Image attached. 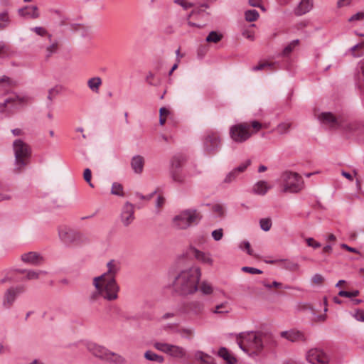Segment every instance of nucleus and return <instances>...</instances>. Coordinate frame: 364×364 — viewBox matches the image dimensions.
Listing matches in <instances>:
<instances>
[{"label": "nucleus", "instance_id": "obj_1", "mask_svg": "<svg viewBox=\"0 0 364 364\" xmlns=\"http://www.w3.org/2000/svg\"><path fill=\"white\" fill-rule=\"evenodd\" d=\"M200 278L201 270L198 267L181 270L172 282L173 291L182 296L194 294L198 290Z\"/></svg>", "mask_w": 364, "mask_h": 364}, {"label": "nucleus", "instance_id": "obj_2", "mask_svg": "<svg viewBox=\"0 0 364 364\" xmlns=\"http://www.w3.org/2000/svg\"><path fill=\"white\" fill-rule=\"evenodd\" d=\"M237 342L239 347L250 355H259L266 346L277 345L272 334L253 331L240 333Z\"/></svg>", "mask_w": 364, "mask_h": 364}, {"label": "nucleus", "instance_id": "obj_3", "mask_svg": "<svg viewBox=\"0 0 364 364\" xmlns=\"http://www.w3.org/2000/svg\"><path fill=\"white\" fill-rule=\"evenodd\" d=\"M93 285L95 290L90 294L89 300L90 302L97 301L100 297H102L107 301H114L118 298L119 287L116 281L111 279L107 283H105L100 279V277H95Z\"/></svg>", "mask_w": 364, "mask_h": 364}, {"label": "nucleus", "instance_id": "obj_4", "mask_svg": "<svg viewBox=\"0 0 364 364\" xmlns=\"http://www.w3.org/2000/svg\"><path fill=\"white\" fill-rule=\"evenodd\" d=\"M14 151V171L21 172L29 163L31 156V147L21 139H16L13 143Z\"/></svg>", "mask_w": 364, "mask_h": 364}, {"label": "nucleus", "instance_id": "obj_5", "mask_svg": "<svg viewBox=\"0 0 364 364\" xmlns=\"http://www.w3.org/2000/svg\"><path fill=\"white\" fill-rule=\"evenodd\" d=\"M87 350L95 357L111 364H126V359L121 355L94 343H88Z\"/></svg>", "mask_w": 364, "mask_h": 364}, {"label": "nucleus", "instance_id": "obj_6", "mask_svg": "<svg viewBox=\"0 0 364 364\" xmlns=\"http://www.w3.org/2000/svg\"><path fill=\"white\" fill-rule=\"evenodd\" d=\"M202 219L201 213L196 209H186L181 211L173 219L174 227L185 230L191 225H197Z\"/></svg>", "mask_w": 364, "mask_h": 364}, {"label": "nucleus", "instance_id": "obj_7", "mask_svg": "<svg viewBox=\"0 0 364 364\" xmlns=\"http://www.w3.org/2000/svg\"><path fill=\"white\" fill-rule=\"evenodd\" d=\"M58 235L66 245H79L87 242V238L82 233L66 226L59 228Z\"/></svg>", "mask_w": 364, "mask_h": 364}, {"label": "nucleus", "instance_id": "obj_8", "mask_svg": "<svg viewBox=\"0 0 364 364\" xmlns=\"http://www.w3.org/2000/svg\"><path fill=\"white\" fill-rule=\"evenodd\" d=\"M203 149L205 154H215L220 149L221 144L220 136L218 133L207 132L203 137Z\"/></svg>", "mask_w": 364, "mask_h": 364}, {"label": "nucleus", "instance_id": "obj_9", "mask_svg": "<svg viewBox=\"0 0 364 364\" xmlns=\"http://www.w3.org/2000/svg\"><path fill=\"white\" fill-rule=\"evenodd\" d=\"M252 133L247 123H240L230 129V138L236 143H243L250 138Z\"/></svg>", "mask_w": 364, "mask_h": 364}, {"label": "nucleus", "instance_id": "obj_10", "mask_svg": "<svg viewBox=\"0 0 364 364\" xmlns=\"http://www.w3.org/2000/svg\"><path fill=\"white\" fill-rule=\"evenodd\" d=\"M284 191L297 193L302 188V178L296 173L286 171L282 174Z\"/></svg>", "mask_w": 364, "mask_h": 364}, {"label": "nucleus", "instance_id": "obj_11", "mask_svg": "<svg viewBox=\"0 0 364 364\" xmlns=\"http://www.w3.org/2000/svg\"><path fill=\"white\" fill-rule=\"evenodd\" d=\"M154 347L164 353L175 358H183L186 355V350L181 346L166 343L156 342Z\"/></svg>", "mask_w": 364, "mask_h": 364}, {"label": "nucleus", "instance_id": "obj_12", "mask_svg": "<svg viewBox=\"0 0 364 364\" xmlns=\"http://www.w3.org/2000/svg\"><path fill=\"white\" fill-rule=\"evenodd\" d=\"M306 357L311 364H328L330 360L328 355L320 348L310 349Z\"/></svg>", "mask_w": 364, "mask_h": 364}, {"label": "nucleus", "instance_id": "obj_13", "mask_svg": "<svg viewBox=\"0 0 364 364\" xmlns=\"http://www.w3.org/2000/svg\"><path fill=\"white\" fill-rule=\"evenodd\" d=\"M107 271L100 276V279L105 283H107L111 279L115 280V276L121 268L120 262L114 259H111L107 264Z\"/></svg>", "mask_w": 364, "mask_h": 364}, {"label": "nucleus", "instance_id": "obj_14", "mask_svg": "<svg viewBox=\"0 0 364 364\" xmlns=\"http://www.w3.org/2000/svg\"><path fill=\"white\" fill-rule=\"evenodd\" d=\"M23 291L24 287L23 286L8 289L4 296L3 306L6 309H9L13 305L16 297Z\"/></svg>", "mask_w": 364, "mask_h": 364}, {"label": "nucleus", "instance_id": "obj_15", "mask_svg": "<svg viewBox=\"0 0 364 364\" xmlns=\"http://www.w3.org/2000/svg\"><path fill=\"white\" fill-rule=\"evenodd\" d=\"M204 303L198 300L186 302L183 306V311L188 315L200 316L204 312Z\"/></svg>", "mask_w": 364, "mask_h": 364}, {"label": "nucleus", "instance_id": "obj_16", "mask_svg": "<svg viewBox=\"0 0 364 364\" xmlns=\"http://www.w3.org/2000/svg\"><path fill=\"white\" fill-rule=\"evenodd\" d=\"M121 220L124 226H128L134 220V207L129 202H127L122 210Z\"/></svg>", "mask_w": 364, "mask_h": 364}, {"label": "nucleus", "instance_id": "obj_17", "mask_svg": "<svg viewBox=\"0 0 364 364\" xmlns=\"http://www.w3.org/2000/svg\"><path fill=\"white\" fill-rule=\"evenodd\" d=\"M280 336L291 342H306L307 341L305 334L296 330L282 331Z\"/></svg>", "mask_w": 364, "mask_h": 364}, {"label": "nucleus", "instance_id": "obj_18", "mask_svg": "<svg viewBox=\"0 0 364 364\" xmlns=\"http://www.w3.org/2000/svg\"><path fill=\"white\" fill-rule=\"evenodd\" d=\"M313 7V0H301L299 4L294 9V14L296 16H301L309 13Z\"/></svg>", "mask_w": 364, "mask_h": 364}, {"label": "nucleus", "instance_id": "obj_19", "mask_svg": "<svg viewBox=\"0 0 364 364\" xmlns=\"http://www.w3.org/2000/svg\"><path fill=\"white\" fill-rule=\"evenodd\" d=\"M21 260L34 266L39 265L43 262V257L36 252H29L21 255Z\"/></svg>", "mask_w": 364, "mask_h": 364}, {"label": "nucleus", "instance_id": "obj_20", "mask_svg": "<svg viewBox=\"0 0 364 364\" xmlns=\"http://www.w3.org/2000/svg\"><path fill=\"white\" fill-rule=\"evenodd\" d=\"M28 98L26 97H20L16 94H14L12 96L6 98L4 103L0 104V112H4L5 108L9 104H12L14 106L16 105H21L27 102Z\"/></svg>", "mask_w": 364, "mask_h": 364}, {"label": "nucleus", "instance_id": "obj_21", "mask_svg": "<svg viewBox=\"0 0 364 364\" xmlns=\"http://www.w3.org/2000/svg\"><path fill=\"white\" fill-rule=\"evenodd\" d=\"M318 119L322 124L330 127H336L338 125L337 118L331 112H322Z\"/></svg>", "mask_w": 364, "mask_h": 364}, {"label": "nucleus", "instance_id": "obj_22", "mask_svg": "<svg viewBox=\"0 0 364 364\" xmlns=\"http://www.w3.org/2000/svg\"><path fill=\"white\" fill-rule=\"evenodd\" d=\"M18 14L21 16L31 18H37L39 17L38 7L36 6H26L23 8L19 9Z\"/></svg>", "mask_w": 364, "mask_h": 364}, {"label": "nucleus", "instance_id": "obj_23", "mask_svg": "<svg viewBox=\"0 0 364 364\" xmlns=\"http://www.w3.org/2000/svg\"><path fill=\"white\" fill-rule=\"evenodd\" d=\"M191 253L194 256V257L199 262L210 265L213 264V261L210 254L201 252L197 250L196 248H192Z\"/></svg>", "mask_w": 364, "mask_h": 364}, {"label": "nucleus", "instance_id": "obj_24", "mask_svg": "<svg viewBox=\"0 0 364 364\" xmlns=\"http://www.w3.org/2000/svg\"><path fill=\"white\" fill-rule=\"evenodd\" d=\"M144 166V159L140 155H136L131 160V166L134 173H141Z\"/></svg>", "mask_w": 364, "mask_h": 364}, {"label": "nucleus", "instance_id": "obj_25", "mask_svg": "<svg viewBox=\"0 0 364 364\" xmlns=\"http://www.w3.org/2000/svg\"><path fill=\"white\" fill-rule=\"evenodd\" d=\"M270 186L264 181H258L253 188L254 193L259 195H264L270 189Z\"/></svg>", "mask_w": 364, "mask_h": 364}, {"label": "nucleus", "instance_id": "obj_26", "mask_svg": "<svg viewBox=\"0 0 364 364\" xmlns=\"http://www.w3.org/2000/svg\"><path fill=\"white\" fill-rule=\"evenodd\" d=\"M218 354L226 361L227 364H235L237 361L235 358L228 352L227 348L224 347L220 348Z\"/></svg>", "mask_w": 364, "mask_h": 364}, {"label": "nucleus", "instance_id": "obj_27", "mask_svg": "<svg viewBox=\"0 0 364 364\" xmlns=\"http://www.w3.org/2000/svg\"><path fill=\"white\" fill-rule=\"evenodd\" d=\"M102 83V79L100 77H94L88 80L87 86L92 92L98 93Z\"/></svg>", "mask_w": 364, "mask_h": 364}, {"label": "nucleus", "instance_id": "obj_28", "mask_svg": "<svg viewBox=\"0 0 364 364\" xmlns=\"http://www.w3.org/2000/svg\"><path fill=\"white\" fill-rule=\"evenodd\" d=\"M144 358L148 360L158 363H163L164 362V358L162 355H158L151 350H146L144 353Z\"/></svg>", "mask_w": 364, "mask_h": 364}, {"label": "nucleus", "instance_id": "obj_29", "mask_svg": "<svg viewBox=\"0 0 364 364\" xmlns=\"http://www.w3.org/2000/svg\"><path fill=\"white\" fill-rule=\"evenodd\" d=\"M195 357L197 360H200L203 364H215L213 358L202 351L196 352Z\"/></svg>", "mask_w": 364, "mask_h": 364}, {"label": "nucleus", "instance_id": "obj_30", "mask_svg": "<svg viewBox=\"0 0 364 364\" xmlns=\"http://www.w3.org/2000/svg\"><path fill=\"white\" fill-rule=\"evenodd\" d=\"M299 44V40L295 39L290 42L287 46L283 49L281 55L283 57L289 56L295 48Z\"/></svg>", "mask_w": 364, "mask_h": 364}, {"label": "nucleus", "instance_id": "obj_31", "mask_svg": "<svg viewBox=\"0 0 364 364\" xmlns=\"http://www.w3.org/2000/svg\"><path fill=\"white\" fill-rule=\"evenodd\" d=\"M198 289L203 295H210L213 292L212 285L206 281H203L200 284H198Z\"/></svg>", "mask_w": 364, "mask_h": 364}, {"label": "nucleus", "instance_id": "obj_32", "mask_svg": "<svg viewBox=\"0 0 364 364\" xmlns=\"http://www.w3.org/2000/svg\"><path fill=\"white\" fill-rule=\"evenodd\" d=\"M171 176L174 182L178 183H184L186 182V176L183 174L181 171L172 170Z\"/></svg>", "mask_w": 364, "mask_h": 364}, {"label": "nucleus", "instance_id": "obj_33", "mask_svg": "<svg viewBox=\"0 0 364 364\" xmlns=\"http://www.w3.org/2000/svg\"><path fill=\"white\" fill-rule=\"evenodd\" d=\"M63 87L61 85H57L48 90V95L47 98L50 101V104L52 102L53 98H55V96L60 94L63 91Z\"/></svg>", "mask_w": 364, "mask_h": 364}, {"label": "nucleus", "instance_id": "obj_34", "mask_svg": "<svg viewBox=\"0 0 364 364\" xmlns=\"http://www.w3.org/2000/svg\"><path fill=\"white\" fill-rule=\"evenodd\" d=\"M291 127V123L285 122L279 123L275 128V131L279 134H284L289 132Z\"/></svg>", "mask_w": 364, "mask_h": 364}, {"label": "nucleus", "instance_id": "obj_35", "mask_svg": "<svg viewBox=\"0 0 364 364\" xmlns=\"http://www.w3.org/2000/svg\"><path fill=\"white\" fill-rule=\"evenodd\" d=\"M47 272L43 270L35 271L32 269H28L27 272V274L26 275L25 279L27 280H33L38 279L41 274H46Z\"/></svg>", "mask_w": 364, "mask_h": 364}, {"label": "nucleus", "instance_id": "obj_36", "mask_svg": "<svg viewBox=\"0 0 364 364\" xmlns=\"http://www.w3.org/2000/svg\"><path fill=\"white\" fill-rule=\"evenodd\" d=\"M222 38H223V35L222 34H220V33L213 31H211V32L209 33V34L206 37L205 41L208 43H217L219 41H220Z\"/></svg>", "mask_w": 364, "mask_h": 364}, {"label": "nucleus", "instance_id": "obj_37", "mask_svg": "<svg viewBox=\"0 0 364 364\" xmlns=\"http://www.w3.org/2000/svg\"><path fill=\"white\" fill-rule=\"evenodd\" d=\"M10 23V18L7 11L0 14V30L6 28Z\"/></svg>", "mask_w": 364, "mask_h": 364}, {"label": "nucleus", "instance_id": "obj_38", "mask_svg": "<svg viewBox=\"0 0 364 364\" xmlns=\"http://www.w3.org/2000/svg\"><path fill=\"white\" fill-rule=\"evenodd\" d=\"M259 15L257 10H248L245 13V17L247 21L253 22L257 20Z\"/></svg>", "mask_w": 364, "mask_h": 364}, {"label": "nucleus", "instance_id": "obj_39", "mask_svg": "<svg viewBox=\"0 0 364 364\" xmlns=\"http://www.w3.org/2000/svg\"><path fill=\"white\" fill-rule=\"evenodd\" d=\"M11 50L10 46L4 41H0V57L4 58L10 55Z\"/></svg>", "mask_w": 364, "mask_h": 364}, {"label": "nucleus", "instance_id": "obj_40", "mask_svg": "<svg viewBox=\"0 0 364 364\" xmlns=\"http://www.w3.org/2000/svg\"><path fill=\"white\" fill-rule=\"evenodd\" d=\"M111 193L118 196H123V186L121 183L114 182L112 185Z\"/></svg>", "mask_w": 364, "mask_h": 364}, {"label": "nucleus", "instance_id": "obj_41", "mask_svg": "<svg viewBox=\"0 0 364 364\" xmlns=\"http://www.w3.org/2000/svg\"><path fill=\"white\" fill-rule=\"evenodd\" d=\"M58 49V43L57 41L53 42L46 48V58L48 59L53 53H55Z\"/></svg>", "mask_w": 364, "mask_h": 364}, {"label": "nucleus", "instance_id": "obj_42", "mask_svg": "<svg viewBox=\"0 0 364 364\" xmlns=\"http://www.w3.org/2000/svg\"><path fill=\"white\" fill-rule=\"evenodd\" d=\"M259 225L262 230L269 231L272 227V220L270 218H262L259 220Z\"/></svg>", "mask_w": 364, "mask_h": 364}, {"label": "nucleus", "instance_id": "obj_43", "mask_svg": "<svg viewBox=\"0 0 364 364\" xmlns=\"http://www.w3.org/2000/svg\"><path fill=\"white\" fill-rule=\"evenodd\" d=\"M32 31H33L37 35L41 36H48L49 41H51L52 36L51 34L48 33V31L46 28L41 26H36L33 28Z\"/></svg>", "mask_w": 364, "mask_h": 364}, {"label": "nucleus", "instance_id": "obj_44", "mask_svg": "<svg viewBox=\"0 0 364 364\" xmlns=\"http://www.w3.org/2000/svg\"><path fill=\"white\" fill-rule=\"evenodd\" d=\"M275 65V63L264 62L259 63L257 65L254 66L252 70L253 71L262 70L266 68H272Z\"/></svg>", "mask_w": 364, "mask_h": 364}, {"label": "nucleus", "instance_id": "obj_45", "mask_svg": "<svg viewBox=\"0 0 364 364\" xmlns=\"http://www.w3.org/2000/svg\"><path fill=\"white\" fill-rule=\"evenodd\" d=\"M359 294H360V291L358 290H353L352 291L341 290L338 292V295L340 296L348 297V298L355 297V296H358Z\"/></svg>", "mask_w": 364, "mask_h": 364}, {"label": "nucleus", "instance_id": "obj_46", "mask_svg": "<svg viewBox=\"0 0 364 364\" xmlns=\"http://www.w3.org/2000/svg\"><path fill=\"white\" fill-rule=\"evenodd\" d=\"M214 314H226L229 312V310L227 307V303H222L215 306V309L213 311Z\"/></svg>", "mask_w": 364, "mask_h": 364}, {"label": "nucleus", "instance_id": "obj_47", "mask_svg": "<svg viewBox=\"0 0 364 364\" xmlns=\"http://www.w3.org/2000/svg\"><path fill=\"white\" fill-rule=\"evenodd\" d=\"M183 160V159L182 156H175L172 161L173 170L180 171Z\"/></svg>", "mask_w": 364, "mask_h": 364}, {"label": "nucleus", "instance_id": "obj_48", "mask_svg": "<svg viewBox=\"0 0 364 364\" xmlns=\"http://www.w3.org/2000/svg\"><path fill=\"white\" fill-rule=\"evenodd\" d=\"M178 333L182 336H186L188 338H191V336L193 335L194 330L193 328H181L178 330Z\"/></svg>", "mask_w": 364, "mask_h": 364}, {"label": "nucleus", "instance_id": "obj_49", "mask_svg": "<svg viewBox=\"0 0 364 364\" xmlns=\"http://www.w3.org/2000/svg\"><path fill=\"white\" fill-rule=\"evenodd\" d=\"M83 178L90 187H92V188L94 187L93 184L91 182L92 173H91V171L90 168L85 169L84 173H83Z\"/></svg>", "mask_w": 364, "mask_h": 364}, {"label": "nucleus", "instance_id": "obj_50", "mask_svg": "<svg viewBox=\"0 0 364 364\" xmlns=\"http://www.w3.org/2000/svg\"><path fill=\"white\" fill-rule=\"evenodd\" d=\"M250 164L251 161L247 159L234 170L236 171V173L238 174L239 173L243 172L250 165Z\"/></svg>", "mask_w": 364, "mask_h": 364}, {"label": "nucleus", "instance_id": "obj_51", "mask_svg": "<svg viewBox=\"0 0 364 364\" xmlns=\"http://www.w3.org/2000/svg\"><path fill=\"white\" fill-rule=\"evenodd\" d=\"M364 48V41L361 43H357L356 45L353 46V47L350 48V50L352 53V55L353 57H359L361 55V54H357L355 53V51L357 50V49H360V48Z\"/></svg>", "mask_w": 364, "mask_h": 364}, {"label": "nucleus", "instance_id": "obj_52", "mask_svg": "<svg viewBox=\"0 0 364 364\" xmlns=\"http://www.w3.org/2000/svg\"><path fill=\"white\" fill-rule=\"evenodd\" d=\"M242 271H243L245 272H247V273L252 274H262V270H260L259 269H257V268H255V267H243L242 268Z\"/></svg>", "mask_w": 364, "mask_h": 364}, {"label": "nucleus", "instance_id": "obj_53", "mask_svg": "<svg viewBox=\"0 0 364 364\" xmlns=\"http://www.w3.org/2000/svg\"><path fill=\"white\" fill-rule=\"evenodd\" d=\"M212 236L215 241H219L223 236V231L222 228L215 230L212 232Z\"/></svg>", "mask_w": 364, "mask_h": 364}, {"label": "nucleus", "instance_id": "obj_54", "mask_svg": "<svg viewBox=\"0 0 364 364\" xmlns=\"http://www.w3.org/2000/svg\"><path fill=\"white\" fill-rule=\"evenodd\" d=\"M174 3L176 4L180 5L185 9H188L189 8H191L194 6L193 3L188 2L185 0H174Z\"/></svg>", "mask_w": 364, "mask_h": 364}, {"label": "nucleus", "instance_id": "obj_55", "mask_svg": "<svg viewBox=\"0 0 364 364\" xmlns=\"http://www.w3.org/2000/svg\"><path fill=\"white\" fill-rule=\"evenodd\" d=\"M364 19V11L358 12L348 18L349 22L362 21Z\"/></svg>", "mask_w": 364, "mask_h": 364}, {"label": "nucleus", "instance_id": "obj_56", "mask_svg": "<svg viewBox=\"0 0 364 364\" xmlns=\"http://www.w3.org/2000/svg\"><path fill=\"white\" fill-rule=\"evenodd\" d=\"M237 176V173H236V171H235L233 169L231 172H230L226 176L225 178L224 179V182L225 183H231L236 178Z\"/></svg>", "mask_w": 364, "mask_h": 364}, {"label": "nucleus", "instance_id": "obj_57", "mask_svg": "<svg viewBox=\"0 0 364 364\" xmlns=\"http://www.w3.org/2000/svg\"><path fill=\"white\" fill-rule=\"evenodd\" d=\"M308 246L312 247L314 249L318 248L321 246V243L316 242L314 238L309 237L306 240Z\"/></svg>", "mask_w": 364, "mask_h": 364}, {"label": "nucleus", "instance_id": "obj_58", "mask_svg": "<svg viewBox=\"0 0 364 364\" xmlns=\"http://www.w3.org/2000/svg\"><path fill=\"white\" fill-rule=\"evenodd\" d=\"M213 210L214 213H217L219 216H223L224 215L223 207L220 204L214 205L213 206Z\"/></svg>", "mask_w": 364, "mask_h": 364}, {"label": "nucleus", "instance_id": "obj_59", "mask_svg": "<svg viewBox=\"0 0 364 364\" xmlns=\"http://www.w3.org/2000/svg\"><path fill=\"white\" fill-rule=\"evenodd\" d=\"M353 316L357 321L364 322V311L363 310L357 309Z\"/></svg>", "mask_w": 364, "mask_h": 364}, {"label": "nucleus", "instance_id": "obj_60", "mask_svg": "<svg viewBox=\"0 0 364 364\" xmlns=\"http://www.w3.org/2000/svg\"><path fill=\"white\" fill-rule=\"evenodd\" d=\"M311 281L314 284H320L323 282V277L321 274H315L312 278H311Z\"/></svg>", "mask_w": 364, "mask_h": 364}, {"label": "nucleus", "instance_id": "obj_61", "mask_svg": "<svg viewBox=\"0 0 364 364\" xmlns=\"http://www.w3.org/2000/svg\"><path fill=\"white\" fill-rule=\"evenodd\" d=\"M242 35L243 37H245L247 39H249L250 41H254L255 36L253 32L248 29H245L242 31Z\"/></svg>", "mask_w": 364, "mask_h": 364}, {"label": "nucleus", "instance_id": "obj_62", "mask_svg": "<svg viewBox=\"0 0 364 364\" xmlns=\"http://www.w3.org/2000/svg\"><path fill=\"white\" fill-rule=\"evenodd\" d=\"M146 81L147 83H149L150 85H157V82L155 81L154 80V75L152 73H149L146 77Z\"/></svg>", "mask_w": 364, "mask_h": 364}, {"label": "nucleus", "instance_id": "obj_63", "mask_svg": "<svg viewBox=\"0 0 364 364\" xmlns=\"http://www.w3.org/2000/svg\"><path fill=\"white\" fill-rule=\"evenodd\" d=\"M261 0H249V4L254 7H260L262 9H264L260 4Z\"/></svg>", "mask_w": 364, "mask_h": 364}, {"label": "nucleus", "instance_id": "obj_64", "mask_svg": "<svg viewBox=\"0 0 364 364\" xmlns=\"http://www.w3.org/2000/svg\"><path fill=\"white\" fill-rule=\"evenodd\" d=\"M251 127L257 131H259L262 128V124L257 121H252L251 122Z\"/></svg>", "mask_w": 364, "mask_h": 364}]
</instances>
